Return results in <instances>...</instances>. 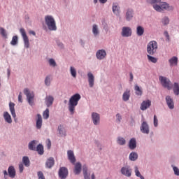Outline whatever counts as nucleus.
I'll return each instance as SVG.
<instances>
[{
    "instance_id": "9d476101",
    "label": "nucleus",
    "mask_w": 179,
    "mask_h": 179,
    "mask_svg": "<svg viewBox=\"0 0 179 179\" xmlns=\"http://www.w3.org/2000/svg\"><path fill=\"white\" fill-rule=\"evenodd\" d=\"M121 173L123 176H125L126 177H131V174L132 173V171L131 170V168L128 166H123L121 169Z\"/></svg>"
},
{
    "instance_id": "ddd939ff",
    "label": "nucleus",
    "mask_w": 179,
    "mask_h": 179,
    "mask_svg": "<svg viewBox=\"0 0 179 179\" xmlns=\"http://www.w3.org/2000/svg\"><path fill=\"white\" fill-rule=\"evenodd\" d=\"M107 55V52H106V50H99L96 52V56L97 59H104Z\"/></svg>"
},
{
    "instance_id": "052dcab7",
    "label": "nucleus",
    "mask_w": 179,
    "mask_h": 179,
    "mask_svg": "<svg viewBox=\"0 0 179 179\" xmlns=\"http://www.w3.org/2000/svg\"><path fill=\"white\" fill-rule=\"evenodd\" d=\"M134 80V74L132 73H130V82H132Z\"/></svg>"
},
{
    "instance_id": "e2e57ef3",
    "label": "nucleus",
    "mask_w": 179,
    "mask_h": 179,
    "mask_svg": "<svg viewBox=\"0 0 179 179\" xmlns=\"http://www.w3.org/2000/svg\"><path fill=\"white\" fill-rule=\"evenodd\" d=\"M116 117L118 118L119 121L121 120V115L120 114H117Z\"/></svg>"
},
{
    "instance_id": "c03bdc74",
    "label": "nucleus",
    "mask_w": 179,
    "mask_h": 179,
    "mask_svg": "<svg viewBox=\"0 0 179 179\" xmlns=\"http://www.w3.org/2000/svg\"><path fill=\"white\" fill-rule=\"evenodd\" d=\"M126 142L127 141L124 140V138H122V137H118L117 138V143L119 145H125Z\"/></svg>"
},
{
    "instance_id": "20e7f679",
    "label": "nucleus",
    "mask_w": 179,
    "mask_h": 179,
    "mask_svg": "<svg viewBox=\"0 0 179 179\" xmlns=\"http://www.w3.org/2000/svg\"><path fill=\"white\" fill-rule=\"evenodd\" d=\"M45 22L48 29L51 31H55L57 30V24L55 23V20L51 15H47L45 17Z\"/></svg>"
},
{
    "instance_id": "e433bc0d",
    "label": "nucleus",
    "mask_w": 179,
    "mask_h": 179,
    "mask_svg": "<svg viewBox=\"0 0 179 179\" xmlns=\"http://www.w3.org/2000/svg\"><path fill=\"white\" fill-rule=\"evenodd\" d=\"M22 162H23V164H24L25 167L30 166V159H29V157H23Z\"/></svg>"
},
{
    "instance_id": "f704fd0d",
    "label": "nucleus",
    "mask_w": 179,
    "mask_h": 179,
    "mask_svg": "<svg viewBox=\"0 0 179 179\" xmlns=\"http://www.w3.org/2000/svg\"><path fill=\"white\" fill-rule=\"evenodd\" d=\"M36 150L38 152V155H44V147L43 146V145H38Z\"/></svg>"
},
{
    "instance_id": "a878e982",
    "label": "nucleus",
    "mask_w": 179,
    "mask_h": 179,
    "mask_svg": "<svg viewBox=\"0 0 179 179\" xmlns=\"http://www.w3.org/2000/svg\"><path fill=\"white\" fill-rule=\"evenodd\" d=\"M81 171H82V164L78 162L75 165L74 173L75 174H80Z\"/></svg>"
},
{
    "instance_id": "b1692460",
    "label": "nucleus",
    "mask_w": 179,
    "mask_h": 179,
    "mask_svg": "<svg viewBox=\"0 0 179 179\" xmlns=\"http://www.w3.org/2000/svg\"><path fill=\"white\" fill-rule=\"evenodd\" d=\"M54 164H55L54 158L52 157L48 159L45 163V166L46 167H48V169H51L54 166Z\"/></svg>"
},
{
    "instance_id": "72a5a7b5",
    "label": "nucleus",
    "mask_w": 179,
    "mask_h": 179,
    "mask_svg": "<svg viewBox=\"0 0 179 179\" xmlns=\"http://www.w3.org/2000/svg\"><path fill=\"white\" fill-rule=\"evenodd\" d=\"M134 90L136 96H142L143 92L142 91V89L138 86V85L134 86Z\"/></svg>"
},
{
    "instance_id": "13d9d810",
    "label": "nucleus",
    "mask_w": 179,
    "mask_h": 179,
    "mask_svg": "<svg viewBox=\"0 0 179 179\" xmlns=\"http://www.w3.org/2000/svg\"><path fill=\"white\" fill-rule=\"evenodd\" d=\"M47 146L48 149H51V141H50V139L48 140Z\"/></svg>"
},
{
    "instance_id": "09e8293b",
    "label": "nucleus",
    "mask_w": 179,
    "mask_h": 179,
    "mask_svg": "<svg viewBox=\"0 0 179 179\" xmlns=\"http://www.w3.org/2000/svg\"><path fill=\"white\" fill-rule=\"evenodd\" d=\"M51 83V79L50 78V76H47L45 80V84L46 86H50Z\"/></svg>"
},
{
    "instance_id": "7ed1b4c3",
    "label": "nucleus",
    "mask_w": 179,
    "mask_h": 179,
    "mask_svg": "<svg viewBox=\"0 0 179 179\" xmlns=\"http://www.w3.org/2000/svg\"><path fill=\"white\" fill-rule=\"evenodd\" d=\"M159 45L156 41H151L147 45V52L149 55H155L157 52Z\"/></svg>"
},
{
    "instance_id": "79ce46f5",
    "label": "nucleus",
    "mask_w": 179,
    "mask_h": 179,
    "mask_svg": "<svg viewBox=\"0 0 179 179\" xmlns=\"http://www.w3.org/2000/svg\"><path fill=\"white\" fill-rule=\"evenodd\" d=\"M135 173L136 177H139L141 179H145V178L141 174V172H139V169H138V166H135Z\"/></svg>"
},
{
    "instance_id": "6e6552de",
    "label": "nucleus",
    "mask_w": 179,
    "mask_h": 179,
    "mask_svg": "<svg viewBox=\"0 0 179 179\" xmlns=\"http://www.w3.org/2000/svg\"><path fill=\"white\" fill-rule=\"evenodd\" d=\"M121 35L122 37H131L132 36V29L129 27H123Z\"/></svg>"
},
{
    "instance_id": "7c9ffc66",
    "label": "nucleus",
    "mask_w": 179,
    "mask_h": 179,
    "mask_svg": "<svg viewBox=\"0 0 179 179\" xmlns=\"http://www.w3.org/2000/svg\"><path fill=\"white\" fill-rule=\"evenodd\" d=\"M173 93L176 96H179V84L178 83H174L173 87Z\"/></svg>"
},
{
    "instance_id": "f8f14e48",
    "label": "nucleus",
    "mask_w": 179,
    "mask_h": 179,
    "mask_svg": "<svg viewBox=\"0 0 179 179\" xmlns=\"http://www.w3.org/2000/svg\"><path fill=\"white\" fill-rule=\"evenodd\" d=\"M140 129L143 134H146L147 135H148L150 132V129H149V124H148V122H143Z\"/></svg>"
},
{
    "instance_id": "49530a36",
    "label": "nucleus",
    "mask_w": 179,
    "mask_h": 179,
    "mask_svg": "<svg viewBox=\"0 0 179 179\" xmlns=\"http://www.w3.org/2000/svg\"><path fill=\"white\" fill-rule=\"evenodd\" d=\"M0 34H1L3 37H5V38H6L7 37L6 31H5V29H3V27L0 28Z\"/></svg>"
},
{
    "instance_id": "a211bd4d",
    "label": "nucleus",
    "mask_w": 179,
    "mask_h": 179,
    "mask_svg": "<svg viewBox=\"0 0 179 179\" xmlns=\"http://www.w3.org/2000/svg\"><path fill=\"white\" fill-rule=\"evenodd\" d=\"M87 77H88L90 87H93V86H94V76H93V73L89 72L87 73Z\"/></svg>"
},
{
    "instance_id": "aec40b11",
    "label": "nucleus",
    "mask_w": 179,
    "mask_h": 179,
    "mask_svg": "<svg viewBox=\"0 0 179 179\" xmlns=\"http://www.w3.org/2000/svg\"><path fill=\"white\" fill-rule=\"evenodd\" d=\"M57 134L59 136H66V131H65V128H64V126L59 125L57 129Z\"/></svg>"
},
{
    "instance_id": "bb28decb",
    "label": "nucleus",
    "mask_w": 179,
    "mask_h": 179,
    "mask_svg": "<svg viewBox=\"0 0 179 179\" xmlns=\"http://www.w3.org/2000/svg\"><path fill=\"white\" fill-rule=\"evenodd\" d=\"M3 117L6 122H8V124H12V117H10L9 113L4 112Z\"/></svg>"
},
{
    "instance_id": "5fc2aeb1",
    "label": "nucleus",
    "mask_w": 179,
    "mask_h": 179,
    "mask_svg": "<svg viewBox=\"0 0 179 179\" xmlns=\"http://www.w3.org/2000/svg\"><path fill=\"white\" fill-rule=\"evenodd\" d=\"M18 101H20V103H23V99L22 96V92H20L19 95H18Z\"/></svg>"
},
{
    "instance_id": "393cba45",
    "label": "nucleus",
    "mask_w": 179,
    "mask_h": 179,
    "mask_svg": "<svg viewBox=\"0 0 179 179\" xmlns=\"http://www.w3.org/2000/svg\"><path fill=\"white\" fill-rule=\"evenodd\" d=\"M45 101L47 107H50V106H52V103H54V97L52 96H47Z\"/></svg>"
},
{
    "instance_id": "f257e3e1",
    "label": "nucleus",
    "mask_w": 179,
    "mask_h": 179,
    "mask_svg": "<svg viewBox=\"0 0 179 179\" xmlns=\"http://www.w3.org/2000/svg\"><path fill=\"white\" fill-rule=\"evenodd\" d=\"M148 3H151L153 8L157 12H163V10H173L174 7L169 5L166 2H162V0H147Z\"/></svg>"
},
{
    "instance_id": "680f3d73",
    "label": "nucleus",
    "mask_w": 179,
    "mask_h": 179,
    "mask_svg": "<svg viewBox=\"0 0 179 179\" xmlns=\"http://www.w3.org/2000/svg\"><path fill=\"white\" fill-rule=\"evenodd\" d=\"M29 34H32V36H36V32L34 31H29Z\"/></svg>"
},
{
    "instance_id": "2eb2a0df",
    "label": "nucleus",
    "mask_w": 179,
    "mask_h": 179,
    "mask_svg": "<svg viewBox=\"0 0 179 179\" xmlns=\"http://www.w3.org/2000/svg\"><path fill=\"white\" fill-rule=\"evenodd\" d=\"M151 105L152 102L150 101V100L143 101L141 105L140 108L143 111H145V110H148V108H149V107H150Z\"/></svg>"
},
{
    "instance_id": "1a4fd4ad",
    "label": "nucleus",
    "mask_w": 179,
    "mask_h": 179,
    "mask_svg": "<svg viewBox=\"0 0 179 179\" xmlns=\"http://www.w3.org/2000/svg\"><path fill=\"white\" fill-rule=\"evenodd\" d=\"M59 177L61 179H65L68 177V169L66 167H61L59 170Z\"/></svg>"
},
{
    "instance_id": "a18cd8bd",
    "label": "nucleus",
    "mask_w": 179,
    "mask_h": 179,
    "mask_svg": "<svg viewBox=\"0 0 179 179\" xmlns=\"http://www.w3.org/2000/svg\"><path fill=\"white\" fill-rule=\"evenodd\" d=\"M11 45H16L17 44V36H14L10 41Z\"/></svg>"
},
{
    "instance_id": "4c0bfd02",
    "label": "nucleus",
    "mask_w": 179,
    "mask_h": 179,
    "mask_svg": "<svg viewBox=\"0 0 179 179\" xmlns=\"http://www.w3.org/2000/svg\"><path fill=\"white\" fill-rule=\"evenodd\" d=\"M147 58L148 61H150V62H152V64H156V62H157V58L152 57L150 55H148Z\"/></svg>"
},
{
    "instance_id": "412c9836",
    "label": "nucleus",
    "mask_w": 179,
    "mask_h": 179,
    "mask_svg": "<svg viewBox=\"0 0 179 179\" xmlns=\"http://www.w3.org/2000/svg\"><path fill=\"white\" fill-rule=\"evenodd\" d=\"M130 97H131V91L129 90H126V91L123 93V95H122L123 101H128Z\"/></svg>"
},
{
    "instance_id": "dca6fc26",
    "label": "nucleus",
    "mask_w": 179,
    "mask_h": 179,
    "mask_svg": "<svg viewBox=\"0 0 179 179\" xmlns=\"http://www.w3.org/2000/svg\"><path fill=\"white\" fill-rule=\"evenodd\" d=\"M68 159L72 163V164H74V163H76V158H75V154H73V151L69 150L67 152Z\"/></svg>"
},
{
    "instance_id": "864d4df0",
    "label": "nucleus",
    "mask_w": 179,
    "mask_h": 179,
    "mask_svg": "<svg viewBox=\"0 0 179 179\" xmlns=\"http://www.w3.org/2000/svg\"><path fill=\"white\" fill-rule=\"evenodd\" d=\"M173 171L176 174V176H179V169L178 168L173 166Z\"/></svg>"
},
{
    "instance_id": "6e6d98bb",
    "label": "nucleus",
    "mask_w": 179,
    "mask_h": 179,
    "mask_svg": "<svg viewBox=\"0 0 179 179\" xmlns=\"http://www.w3.org/2000/svg\"><path fill=\"white\" fill-rule=\"evenodd\" d=\"M23 170H24L23 164H19V171H20V173H23Z\"/></svg>"
},
{
    "instance_id": "6ab92c4d",
    "label": "nucleus",
    "mask_w": 179,
    "mask_h": 179,
    "mask_svg": "<svg viewBox=\"0 0 179 179\" xmlns=\"http://www.w3.org/2000/svg\"><path fill=\"white\" fill-rule=\"evenodd\" d=\"M41 127H43V117H41V115L38 114L36 119V128L37 129H41Z\"/></svg>"
},
{
    "instance_id": "cd10ccee",
    "label": "nucleus",
    "mask_w": 179,
    "mask_h": 179,
    "mask_svg": "<svg viewBox=\"0 0 179 179\" xmlns=\"http://www.w3.org/2000/svg\"><path fill=\"white\" fill-rule=\"evenodd\" d=\"M83 171L84 174V178L90 179V172H87V166H86V165L83 166Z\"/></svg>"
},
{
    "instance_id": "338daca9",
    "label": "nucleus",
    "mask_w": 179,
    "mask_h": 179,
    "mask_svg": "<svg viewBox=\"0 0 179 179\" xmlns=\"http://www.w3.org/2000/svg\"><path fill=\"white\" fill-rule=\"evenodd\" d=\"M8 75L9 76V75H10V71L8 70Z\"/></svg>"
},
{
    "instance_id": "39448f33",
    "label": "nucleus",
    "mask_w": 179,
    "mask_h": 179,
    "mask_svg": "<svg viewBox=\"0 0 179 179\" xmlns=\"http://www.w3.org/2000/svg\"><path fill=\"white\" fill-rule=\"evenodd\" d=\"M159 80L163 87H165L168 90H171V89H173V86L171 85V81H170V79L166 77L159 76Z\"/></svg>"
},
{
    "instance_id": "473e14b6",
    "label": "nucleus",
    "mask_w": 179,
    "mask_h": 179,
    "mask_svg": "<svg viewBox=\"0 0 179 179\" xmlns=\"http://www.w3.org/2000/svg\"><path fill=\"white\" fill-rule=\"evenodd\" d=\"M169 62L171 66H173V65H177V64H178V58L177 57H173L169 60Z\"/></svg>"
},
{
    "instance_id": "37998d69",
    "label": "nucleus",
    "mask_w": 179,
    "mask_h": 179,
    "mask_svg": "<svg viewBox=\"0 0 179 179\" xmlns=\"http://www.w3.org/2000/svg\"><path fill=\"white\" fill-rule=\"evenodd\" d=\"M70 73L73 78H76V69L73 66L70 67Z\"/></svg>"
},
{
    "instance_id": "f03ea898",
    "label": "nucleus",
    "mask_w": 179,
    "mask_h": 179,
    "mask_svg": "<svg viewBox=\"0 0 179 179\" xmlns=\"http://www.w3.org/2000/svg\"><path fill=\"white\" fill-rule=\"evenodd\" d=\"M80 99H82V96L79 94H75L70 98L69 101V111H70L71 115L75 113V107L78 106Z\"/></svg>"
},
{
    "instance_id": "4468645a",
    "label": "nucleus",
    "mask_w": 179,
    "mask_h": 179,
    "mask_svg": "<svg viewBox=\"0 0 179 179\" xmlns=\"http://www.w3.org/2000/svg\"><path fill=\"white\" fill-rule=\"evenodd\" d=\"M92 119L93 121V124L94 125H98V124H100V115L97 113H92Z\"/></svg>"
},
{
    "instance_id": "bf43d9fd",
    "label": "nucleus",
    "mask_w": 179,
    "mask_h": 179,
    "mask_svg": "<svg viewBox=\"0 0 179 179\" xmlns=\"http://www.w3.org/2000/svg\"><path fill=\"white\" fill-rule=\"evenodd\" d=\"M164 36H165V37H166V38L168 40H170V36L169 35V32L168 31H165L164 32Z\"/></svg>"
},
{
    "instance_id": "8fccbe9b",
    "label": "nucleus",
    "mask_w": 179,
    "mask_h": 179,
    "mask_svg": "<svg viewBox=\"0 0 179 179\" xmlns=\"http://www.w3.org/2000/svg\"><path fill=\"white\" fill-rule=\"evenodd\" d=\"M49 64L50 66H57V63L55 62V60H54V59H50Z\"/></svg>"
},
{
    "instance_id": "0e129e2a",
    "label": "nucleus",
    "mask_w": 179,
    "mask_h": 179,
    "mask_svg": "<svg viewBox=\"0 0 179 179\" xmlns=\"http://www.w3.org/2000/svg\"><path fill=\"white\" fill-rule=\"evenodd\" d=\"M91 178L92 179H95L96 178V177L94 176V173L92 174Z\"/></svg>"
},
{
    "instance_id": "c756f323",
    "label": "nucleus",
    "mask_w": 179,
    "mask_h": 179,
    "mask_svg": "<svg viewBox=\"0 0 179 179\" xmlns=\"http://www.w3.org/2000/svg\"><path fill=\"white\" fill-rule=\"evenodd\" d=\"M10 107V111L11 113V115L13 117V118H16V113H15V103L10 102L9 103Z\"/></svg>"
},
{
    "instance_id": "4be33fe9",
    "label": "nucleus",
    "mask_w": 179,
    "mask_h": 179,
    "mask_svg": "<svg viewBox=\"0 0 179 179\" xmlns=\"http://www.w3.org/2000/svg\"><path fill=\"white\" fill-rule=\"evenodd\" d=\"M112 10L115 15H120V6H118V3H113Z\"/></svg>"
},
{
    "instance_id": "c9c22d12",
    "label": "nucleus",
    "mask_w": 179,
    "mask_h": 179,
    "mask_svg": "<svg viewBox=\"0 0 179 179\" xmlns=\"http://www.w3.org/2000/svg\"><path fill=\"white\" fill-rule=\"evenodd\" d=\"M129 158L131 162H135V160L138 159V153L134 152H131Z\"/></svg>"
},
{
    "instance_id": "423d86ee",
    "label": "nucleus",
    "mask_w": 179,
    "mask_h": 179,
    "mask_svg": "<svg viewBox=\"0 0 179 179\" xmlns=\"http://www.w3.org/2000/svg\"><path fill=\"white\" fill-rule=\"evenodd\" d=\"M24 94L27 96L29 104H30V106H33L34 103V94L31 93L29 89H24Z\"/></svg>"
},
{
    "instance_id": "0eeeda50",
    "label": "nucleus",
    "mask_w": 179,
    "mask_h": 179,
    "mask_svg": "<svg viewBox=\"0 0 179 179\" xmlns=\"http://www.w3.org/2000/svg\"><path fill=\"white\" fill-rule=\"evenodd\" d=\"M20 32L21 33V36L23 38L24 47L26 48H29V47L30 46V43H29V37H27V35L26 34V31L24 30V29L21 28L20 29Z\"/></svg>"
},
{
    "instance_id": "9b49d317",
    "label": "nucleus",
    "mask_w": 179,
    "mask_h": 179,
    "mask_svg": "<svg viewBox=\"0 0 179 179\" xmlns=\"http://www.w3.org/2000/svg\"><path fill=\"white\" fill-rule=\"evenodd\" d=\"M165 100L169 108H170V110L174 109V100H173V98L168 95L166 96Z\"/></svg>"
},
{
    "instance_id": "58836bf2",
    "label": "nucleus",
    "mask_w": 179,
    "mask_h": 179,
    "mask_svg": "<svg viewBox=\"0 0 179 179\" xmlns=\"http://www.w3.org/2000/svg\"><path fill=\"white\" fill-rule=\"evenodd\" d=\"M29 149L30 150H36V141H32L29 143Z\"/></svg>"
},
{
    "instance_id": "603ef678",
    "label": "nucleus",
    "mask_w": 179,
    "mask_h": 179,
    "mask_svg": "<svg viewBox=\"0 0 179 179\" xmlns=\"http://www.w3.org/2000/svg\"><path fill=\"white\" fill-rule=\"evenodd\" d=\"M38 179H45L44 174L41 171L38 172Z\"/></svg>"
},
{
    "instance_id": "5701e85b",
    "label": "nucleus",
    "mask_w": 179,
    "mask_h": 179,
    "mask_svg": "<svg viewBox=\"0 0 179 179\" xmlns=\"http://www.w3.org/2000/svg\"><path fill=\"white\" fill-rule=\"evenodd\" d=\"M129 148L131 150H134L136 148V139L131 138L129 142Z\"/></svg>"
},
{
    "instance_id": "f3484780",
    "label": "nucleus",
    "mask_w": 179,
    "mask_h": 179,
    "mask_svg": "<svg viewBox=\"0 0 179 179\" xmlns=\"http://www.w3.org/2000/svg\"><path fill=\"white\" fill-rule=\"evenodd\" d=\"M8 173L10 178H15V177H16V170L15 169V167L13 166H10L8 167Z\"/></svg>"
},
{
    "instance_id": "ea45409f",
    "label": "nucleus",
    "mask_w": 179,
    "mask_h": 179,
    "mask_svg": "<svg viewBox=\"0 0 179 179\" xmlns=\"http://www.w3.org/2000/svg\"><path fill=\"white\" fill-rule=\"evenodd\" d=\"M43 117L44 120H48L50 117V110L48 108L45 109V110L43 112Z\"/></svg>"
},
{
    "instance_id": "69168bd1",
    "label": "nucleus",
    "mask_w": 179,
    "mask_h": 179,
    "mask_svg": "<svg viewBox=\"0 0 179 179\" xmlns=\"http://www.w3.org/2000/svg\"><path fill=\"white\" fill-rule=\"evenodd\" d=\"M3 174H4V176H8V171H3Z\"/></svg>"
},
{
    "instance_id": "de8ad7c7",
    "label": "nucleus",
    "mask_w": 179,
    "mask_h": 179,
    "mask_svg": "<svg viewBox=\"0 0 179 179\" xmlns=\"http://www.w3.org/2000/svg\"><path fill=\"white\" fill-rule=\"evenodd\" d=\"M162 23L166 26L170 23V20L167 17H164L162 20Z\"/></svg>"
},
{
    "instance_id": "c85d7f7f",
    "label": "nucleus",
    "mask_w": 179,
    "mask_h": 179,
    "mask_svg": "<svg viewBox=\"0 0 179 179\" xmlns=\"http://www.w3.org/2000/svg\"><path fill=\"white\" fill-rule=\"evenodd\" d=\"M134 17V10L132 9H128L126 13L127 20H131Z\"/></svg>"
},
{
    "instance_id": "4d7b16f0",
    "label": "nucleus",
    "mask_w": 179,
    "mask_h": 179,
    "mask_svg": "<svg viewBox=\"0 0 179 179\" xmlns=\"http://www.w3.org/2000/svg\"><path fill=\"white\" fill-rule=\"evenodd\" d=\"M100 3H106V2H107V0H99ZM98 0H94V3H97Z\"/></svg>"
},
{
    "instance_id": "a19ab883",
    "label": "nucleus",
    "mask_w": 179,
    "mask_h": 179,
    "mask_svg": "<svg viewBox=\"0 0 179 179\" xmlns=\"http://www.w3.org/2000/svg\"><path fill=\"white\" fill-rule=\"evenodd\" d=\"M92 33L94 36H97L99 34V28L96 24H94L92 27Z\"/></svg>"
},
{
    "instance_id": "3c124183",
    "label": "nucleus",
    "mask_w": 179,
    "mask_h": 179,
    "mask_svg": "<svg viewBox=\"0 0 179 179\" xmlns=\"http://www.w3.org/2000/svg\"><path fill=\"white\" fill-rule=\"evenodd\" d=\"M159 125V120H157V116L156 115H154V126L156 127Z\"/></svg>"
},
{
    "instance_id": "2f4dec72",
    "label": "nucleus",
    "mask_w": 179,
    "mask_h": 179,
    "mask_svg": "<svg viewBox=\"0 0 179 179\" xmlns=\"http://www.w3.org/2000/svg\"><path fill=\"white\" fill-rule=\"evenodd\" d=\"M145 33V29L142 26H138L136 28V34L137 36H143Z\"/></svg>"
}]
</instances>
